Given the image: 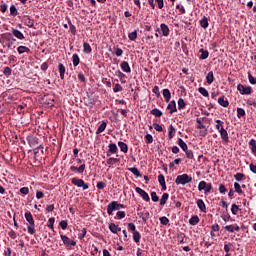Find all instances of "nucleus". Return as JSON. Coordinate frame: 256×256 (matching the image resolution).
I'll list each match as a JSON object with an SVG mask.
<instances>
[{
	"mask_svg": "<svg viewBox=\"0 0 256 256\" xmlns=\"http://www.w3.org/2000/svg\"><path fill=\"white\" fill-rule=\"evenodd\" d=\"M218 191L221 193V195H225V193H227V187H225L223 184H220Z\"/></svg>",
	"mask_w": 256,
	"mask_h": 256,
	"instance_id": "nucleus-53",
	"label": "nucleus"
},
{
	"mask_svg": "<svg viewBox=\"0 0 256 256\" xmlns=\"http://www.w3.org/2000/svg\"><path fill=\"white\" fill-rule=\"evenodd\" d=\"M199 23L202 29H207V27H209V19L206 18V16H203V18L199 21Z\"/></svg>",
	"mask_w": 256,
	"mask_h": 256,
	"instance_id": "nucleus-22",
	"label": "nucleus"
},
{
	"mask_svg": "<svg viewBox=\"0 0 256 256\" xmlns=\"http://www.w3.org/2000/svg\"><path fill=\"white\" fill-rule=\"evenodd\" d=\"M237 91H239L240 95H251V93H253V88L251 86L238 84Z\"/></svg>",
	"mask_w": 256,
	"mask_h": 256,
	"instance_id": "nucleus-5",
	"label": "nucleus"
},
{
	"mask_svg": "<svg viewBox=\"0 0 256 256\" xmlns=\"http://www.w3.org/2000/svg\"><path fill=\"white\" fill-rule=\"evenodd\" d=\"M206 81H207L208 85H211L213 83V81H215V76L213 75V71L208 72V74L206 76Z\"/></svg>",
	"mask_w": 256,
	"mask_h": 256,
	"instance_id": "nucleus-30",
	"label": "nucleus"
},
{
	"mask_svg": "<svg viewBox=\"0 0 256 256\" xmlns=\"http://www.w3.org/2000/svg\"><path fill=\"white\" fill-rule=\"evenodd\" d=\"M161 225H169V218L163 216L160 218Z\"/></svg>",
	"mask_w": 256,
	"mask_h": 256,
	"instance_id": "nucleus-56",
	"label": "nucleus"
},
{
	"mask_svg": "<svg viewBox=\"0 0 256 256\" xmlns=\"http://www.w3.org/2000/svg\"><path fill=\"white\" fill-rule=\"evenodd\" d=\"M105 129H107V123L105 121H103L99 127L96 130V135H100V133H103V131H105Z\"/></svg>",
	"mask_w": 256,
	"mask_h": 256,
	"instance_id": "nucleus-27",
	"label": "nucleus"
},
{
	"mask_svg": "<svg viewBox=\"0 0 256 256\" xmlns=\"http://www.w3.org/2000/svg\"><path fill=\"white\" fill-rule=\"evenodd\" d=\"M64 245H66L67 247H75V245H77V242H75L74 240H71L67 237V235H60Z\"/></svg>",
	"mask_w": 256,
	"mask_h": 256,
	"instance_id": "nucleus-9",
	"label": "nucleus"
},
{
	"mask_svg": "<svg viewBox=\"0 0 256 256\" xmlns=\"http://www.w3.org/2000/svg\"><path fill=\"white\" fill-rule=\"evenodd\" d=\"M158 182L160 185H165V176L163 174L158 175Z\"/></svg>",
	"mask_w": 256,
	"mask_h": 256,
	"instance_id": "nucleus-62",
	"label": "nucleus"
},
{
	"mask_svg": "<svg viewBox=\"0 0 256 256\" xmlns=\"http://www.w3.org/2000/svg\"><path fill=\"white\" fill-rule=\"evenodd\" d=\"M118 147H120V151H122V153H128L129 152V146H127V144L125 142H118Z\"/></svg>",
	"mask_w": 256,
	"mask_h": 256,
	"instance_id": "nucleus-20",
	"label": "nucleus"
},
{
	"mask_svg": "<svg viewBox=\"0 0 256 256\" xmlns=\"http://www.w3.org/2000/svg\"><path fill=\"white\" fill-rule=\"evenodd\" d=\"M211 189H213V184L211 183H206V187L204 189V193L205 195H209V193H211Z\"/></svg>",
	"mask_w": 256,
	"mask_h": 256,
	"instance_id": "nucleus-47",
	"label": "nucleus"
},
{
	"mask_svg": "<svg viewBox=\"0 0 256 256\" xmlns=\"http://www.w3.org/2000/svg\"><path fill=\"white\" fill-rule=\"evenodd\" d=\"M177 143L179 147L182 149V151H184V153L189 149V147L187 146V143H185L183 139L179 138Z\"/></svg>",
	"mask_w": 256,
	"mask_h": 256,
	"instance_id": "nucleus-24",
	"label": "nucleus"
},
{
	"mask_svg": "<svg viewBox=\"0 0 256 256\" xmlns=\"http://www.w3.org/2000/svg\"><path fill=\"white\" fill-rule=\"evenodd\" d=\"M151 199L154 203H157V201H159V196H157V192H151Z\"/></svg>",
	"mask_w": 256,
	"mask_h": 256,
	"instance_id": "nucleus-58",
	"label": "nucleus"
},
{
	"mask_svg": "<svg viewBox=\"0 0 256 256\" xmlns=\"http://www.w3.org/2000/svg\"><path fill=\"white\" fill-rule=\"evenodd\" d=\"M59 225H60L61 229H63V231H65V229H67V226H68L67 220L60 221Z\"/></svg>",
	"mask_w": 256,
	"mask_h": 256,
	"instance_id": "nucleus-63",
	"label": "nucleus"
},
{
	"mask_svg": "<svg viewBox=\"0 0 256 256\" xmlns=\"http://www.w3.org/2000/svg\"><path fill=\"white\" fill-rule=\"evenodd\" d=\"M136 193H138V195H140V197H142V199L144 201H146L147 203H149V201H151V198L149 197V194L147 192H145V190L136 187L135 188Z\"/></svg>",
	"mask_w": 256,
	"mask_h": 256,
	"instance_id": "nucleus-8",
	"label": "nucleus"
},
{
	"mask_svg": "<svg viewBox=\"0 0 256 256\" xmlns=\"http://www.w3.org/2000/svg\"><path fill=\"white\" fill-rule=\"evenodd\" d=\"M119 158H109L106 163L107 165H115V163H119Z\"/></svg>",
	"mask_w": 256,
	"mask_h": 256,
	"instance_id": "nucleus-48",
	"label": "nucleus"
},
{
	"mask_svg": "<svg viewBox=\"0 0 256 256\" xmlns=\"http://www.w3.org/2000/svg\"><path fill=\"white\" fill-rule=\"evenodd\" d=\"M211 229H212L211 230L212 232L217 233L218 231H220L221 226H219V224L216 223V224L211 226Z\"/></svg>",
	"mask_w": 256,
	"mask_h": 256,
	"instance_id": "nucleus-60",
	"label": "nucleus"
},
{
	"mask_svg": "<svg viewBox=\"0 0 256 256\" xmlns=\"http://www.w3.org/2000/svg\"><path fill=\"white\" fill-rule=\"evenodd\" d=\"M113 211H119V202L112 201L107 206L108 215H113Z\"/></svg>",
	"mask_w": 256,
	"mask_h": 256,
	"instance_id": "nucleus-7",
	"label": "nucleus"
},
{
	"mask_svg": "<svg viewBox=\"0 0 256 256\" xmlns=\"http://www.w3.org/2000/svg\"><path fill=\"white\" fill-rule=\"evenodd\" d=\"M167 109L170 112V115H173V113H177V103L175 100L170 101V103L167 105Z\"/></svg>",
	"mask_w": 256,
	"mask_h": 256,
	"instance_id": "nucleus-11",
	"label": "nucleus"
},
{
	"mask_svg": "<svg viewBox=\"0 0 256 256\" xmlns=\"http://www.w3.org/2000/svg\"><path fill=\"white\" fill-rule=\"evenodd\" d=\"M29 145H31V147H35V144H37V138L36 137H31L28 140Z\"/></svg>",
	"mask_w": 256,
	"mask_h": 256,
	"instance_id": "nucleus-59",
	"label": "nucleus"
},
{
	"mask_svg": "<svg viewBox=\"0 0 256 256\" xmlns=\"http://www.w3.org/2000/svg\"><path fill=\"white\" fill-rule=\"evenodd\" d=\"M234 189L236 191V193H238L239 195L243 194V190L241 189V185L237 182L234 183Z\"/></svg>",
	"mask_w": 256,
	"mask_h": 256,
	"instance_id": "nucleus-46",
	"label": "nucleus"
},
{
	"mask_svg": "<svg viewBox=\"0 0 256 256\" xmlns=\"http://www.w3.org/2000/svg\"><path fill=\"white\" fill-rule=\"evenodd\" d=\"M108 150H109V153H119V148H117V144L115 143H110L108 145Z\"/></svg>",
	"mask_w": 256,
	"mask_h": 256,
	"instance_id": "nucleus-26",
	"label": "nucleus"
},
{
	"mask_svg": "<svg viewBox=\"0 0 256 256\" xmlns=\"http://www.w3.org/2000/svg\"><path fill=\"white\" fill-rule=\"evenodd\" d=\"M128 38L130 41H136L137 40V30H134L133 32L128 34Z\"/></svg>",
	"mask_w": 256,
	"mask_h": 256,
	"instance_id": "nucleus-44",
	"label": "nucleus"
},
{
	"mask_svg": "<svg viewBox=\"0 0 256 256\" xmlns=\"http://www.w3.org/2000/svg\"><path fill=\"white\" fill-rule=\"evenodd\" d=\"M222 219H223V221H225V223H227L228 221H230L231 215L229 214L228 211H226V212L223 213Z\"/></svg>",
	"mask_w": 256,
	"mask_h": 256,
	"instance_id": "nucleus-52",
	"label": "nucleus"
},
{
	"mask_svg": "<svg viewBox=\"0 0 256 256\" xmlns=\"http://www.w3.org/2000/svg\"><path fill=\"white\" fill-rule=\"evenodd\" d=\"M162 95L166 101V103H169L171 101V91L169 89H164L162 92Z\"/></svg>",
	"mask_w": 256,
	"mask_h": 256,
	"instance_id": "nucleus-18",
	"label": "nucleus"
},
{
	"mask_svg": "<svg viewBox=\"0 0 256 256\" xmlns=\"http://www.w3.org/2000/svg\"><path fill=\"white\" fill-rule=\"evenodd\" d=\"M150 113L151 115H154V117H161L163 115V112L157 108L152 109Z\"/></svg>",
	"mask_w": 256,
	"mask_h": 256,
	"instance_id": "nucleus-36",
	"label": "nucleus"
},
{
	"mask_svg": "<svg viewBox=\"0 0 256 256\" xmlns=\"http://www.w3.org/2000/svg\"><path fill=\"white\" fill-rule=\"evenodd\" d=\"M58 71H59V74H60V79H65V65H63V63H59L58 64Z\"/></svg>",
	"mask_w": 256,
	"mask_h": 256,
	"instance_id": "nucleus-19",
	"label": "nucleus"
},
{
	"mask_svg": "<svg viewBox=\"0 0 256 256\" xmlns=\"http://www.w3.org/2000/svg\"><path fill=\"white\" fill-rule=\"evenodd\" d=\"M231 212L232 215H237V213L239 212V206H237V204H232Z\"/></svg>",
	"mask_w": 256,
	"mask_h": 256,
	"instance_id": "nucleus-54",
	"label": "nucleus"
},
{
	"mask_svg": "<svg viewBox=\"0 0 256 256\" xmlns=\"http://www.w3.org/2000/svg\"><path fill=\"white\" fill-rule=\"evenodd\" d=\"M205 187H207V182L200 181L199 184H198V190L199 191H205Z\"/></svg>",
	"mask_w": 256,
	"mask_h": 256,
	"instance_id": "nucleus-51",
	"label": "nucleus"
},
{
	"mask_svg": "<svg viewBox=\"0 0 256 256\" xmlns=\"http://www.w3.org/2000/svg\"><path fill=\"white\" fill-rule=\"evenodd\" d=\"M18 14H19V12H17V7H15V5H11L10 6V15H12V17H17Z\"/></svg>",
	"mask_w": 256,
	"mask_h": 256,
	"instance_id": "nucleus-41",
	"label": "nucleus"
},
{
	"mask_svg": "<svg viewBox=\"0 0 256 256\" xmlns=\"http://www.w3.org/2000/svg\"><path fill=\"white\" fill-rule=\"evenodd\" d=\"M198 92L203 96V97H209V91L205 89L204 87H199Z\"/></svg>",
	"mask_w": 256,
	"mask_h": 256,
	"instance_id": "nucleus-38",
	"label": "nucleus"
},
{
	"mask_svg": "<svg viewBox=\"0 0 256 256\" xmlns=\"http://www.w3.org/2000/svg\"><path fill=\"white\" fill-rule=\"evenodd\" d=\"M173 137H175V127H173V125H170L168 127V139H172Z\"/></svg>",
	"mask_w": 256,
	"mask_h": 256,
	"instance_id": "nucleus-33",
	"label": "nucleus"
},
{
	"mask_svg": "<svg viewBox=\"0 0 256 256\" xmlns=\"http://www.w3.org/2000/svg\"><path fill=\"white\" fill-rule=\"evenodd\" d=\"M160 29H161V32L164 37H169L170 30H169V26H167V24L162 23L160 25Z\"/></svg>",
	"mask_w": 256,
	"mask_h": 256,
	"instance_id": "nucleus-15",
	"label": "nucleus"
},
{
	"mask_svg": "<svg viewBox=\"0 0 256 256\" xmlns=\"http://www.w3.org/2000/svg\"><path fill=\"white\" fill-rule=\"evenodd\" d=\"M200 219L199 216L194 215L189 219L190 225H197L199 223Z\"/></svg>",
	"mask_w": 256,
	"mask_h": 256,
	"instance_id": "nucleus-34",
	"label": "nucleus"
},
{
	"mask_svg": "<svg viewBox=\"0 0 256 256\" xmlns=\"http://www.w3.org/2000/svg\"><path fill=\"white\" fill-rule=\"evenodd\" d=\"M251 152L253 153V155H256V140L255 139H251L248 143Z\"/></svg>",
	"mask_w": 256,
	"mask_h": 256,
	"instance_id": "nucleus-28",
	"label": "nucleus"
},
{
	"mask_svg": "<svg viewBox=\"0 0 256 256\" xmlns=\"http://www.w3.org/2000/svg\"><path fill=\"white\" fill-rule=\"evenodd\" d=\"M54 225H55V218L54 217L49 218L48 225H47L49 227V229H52V231H55Z\"/></svg>",
	"mask_w": 256,
	"mask_h": 256,
	"instance_id": "nucleus-39",
	"label": "nucleus"
},
{
	"mask_svg": "<svg viewBox=\"0 0 256 256\" xmlns=\"http://www.w3.org/2000/svg\"><path fill=\"white\" fill-rule=\"evenodd\" d=\"M237 117L238 119H241V117H245V109L237 108Z\"/></svg>",
	"mask_w": 256,
	"mask_h": 256,
	"instance_id": "nucleus-49",
	"label": "nucleus"
},
{
	"mask_svg": "<svg viewBox=\"0 0 256 256\" xmlns=\"http://www.w3.org/2000/svg\"><path fill=\"white\" fill-rule=\"evenodd\" d=\"M248 79H249V83H251V85H256V78L253 77V75H251V73L248 74Z\"/></svg>",
	"mask_w": 256,
	"mask_h": 256,
	"instance_id": "nucleus-61",
	"label": "nucleus"
},
{
	"mask_svg": "<svg viewBox=\"0 0 256 256\" xmlns=\"http://www.w3.org/2000/svg\"><path fill=\"white\" fill-rule=\"evenodd\" d=\"M11 33L14 37H16V39H20V40L25 39V36L23 35V32L15 29V28H12Z\"/></svg>",
	"mask_w": 256,
	"mask_h": 256,
	"instance_id": "nucleus-14",
	"label": "nucleus"
},
{
	"mask_svg": "<svg viewBox=\"0 0 256 256\" xmlns=\"http://www.w3.org/2000/svg\"><path fill=\"white\" fill-rule=\"evenodd\" d=\"M68 25L70 27V33H72L73 35H77V28L75 27V25H73L71 20H68Z\"/></svg>",
	"mask_w": 256,
	"mask_h": 256,
	"instance_id": "nucleus-37",
	"label": "nucleus"
},
{
	"mask_svg": "<svg viewBox=\"0 0 256 256\" xmlns=\"http://www.w3.org/2000/svg\"><path fill=\"white\" fill-rule=\"evenodd\" d=\"M72 63L74 65V67H77V65H79V63H81V59L79 58V54H73L72 55Z\"/></svg>",
	"mask_w": 256,
	"mask_h": 256,
	"instance_id": "nucleus-31",
	"label": "nucleus"
},
{
	"mask_svg": "<svg viewBox=\"0 0 256 256\" xmlns=\"http://www.w3.org/2000/svg\"><path fill=\"white\" fill-rule=\"evenodd\" d=\"M24 217L28 223L27 231L30 235H35V219L33 218V214L31 212L27 211L24 214Z\"/></svg>",
	"mask_w": 256,
	"mask_h": 256,
	"instance_id": "nucleus-1",
	"label": "nucleus"
},
{
	"mask_svg": "<svg viewBox=\"0 0 256 256\" xmlns=\"http://www.w3.org/2000/svg\"><path fill=\"white\" fill-rule=\"evenodd\" d=\"M225 231H228V233H235V231H240L241 228H239V225H227L224 227Z\"/></svg>",
	"mask_w": 256,
	"mask_h": 256,
	"instance_id": "nucleus-12",
	"label": "nucleus"
},
{
	"mask_svg": "<svg viewBox=\"0 0 256 256\" xmlns=\"http://www.w3.org/2000/svg\"><path fill=\"white\" fill-rule=\"evenodd\" d=\"M184 153H186L187 159H194L193 151L192 150H186Z\"/></svg>",
	"mask_w": 256,
	"mask_h": 256,
	"instance_id": "nucleus-57",
	"label": "nucleus"
},
{
	"mask_svg": "<svg viewBox=\"0 0 256 256\" xmlns=\"http://www.w3.org/2000/svg\"><path fill=\"white\" fill-rule=\"evenodd\" d=\"M113 91H114V93H121V91H123V86H121V84L117 83V84H115Z\"/></svg>",
	"mask_w": 256,
	"mask_h": 256,
	"instance_id": "nucleus-50",
	"label": "nucleus"
},
{
	"mask_svg": "<svg viewBox=\"0 0 256 256\" xmlns=\"http://www.w3.org/2000/svg\"><path fill=\"white\" fill-rule=\"evenodd\" d=\"M120 67H121L122 71H124V73H131V66H129V62L123 61L120 64Z\"/></svg>",
	"mask_w": 256,
	"mask_h": 256,
	"instance_id": "nucleus-16",
	"label": "nucleus"
},
{
	"mask_svg": "<svg viewBox=\"0 0 256 256\" xmlns=\"http://www.w3.org/2000/svg\"><path fill=\"white\" fill-rule=\"evenodd\" d=\"M93 49L91 48V45L87 42H83V53L86 55L91 54Z\"/></svg>",
	"mask_w": 256,
	"mask_h": 256,
	"instance_id": "nucleus-17",
	"label": "nucleus"
},
{
	"mask_svg": "<svg viewBox=\"0 0 256 256\" xmlns=\"http://www.w3.org/2000/svg\"><path fill=\"white\" fill-rule=\"evenodd\" d=\"M191 181H193L191 176L188 174H182L176 177L175 183L176 185H187V183H191Z\"/></svg>",
	"mask_w": 256,
	"mask_h": 256,
	"instance_id": "nucleus-4",
	"label": "nucleus"
},
{
	"mask_svg": "<svg viewBox=\"0 0 256 256\" xmlns=\"http://www.w3.org/2000/svg\"><path fill=\"white\" fill-rule=\"evenodd\" d=\"M23 23L26 25V27H29V29H33V27H35V21L29 16L23 17Z\"/></svg>",
	"mask_w": 256,
	"mask_h": 256,
	"instance_id": "nucleus-10",
	"label": "nucleus"
},
{
	"mask_svg": "<svg viewBox=\"0 0 256 256\" xmlns=\"http://www.w3.org/2000/svg\"><path fill=\"white\" fill-rule=\"evenodd\" d=\"M218 103L221 105V107H229V100L225 99V96L218 98Z\"/></svg>",
	"mask_w": 256,
	"mask_h": 256,
	"instance_id": "nucleus-21",
	"label": "nucleus"
},
{
	"mask_svg": "<svg viewBox=\"0 0 256 256\" xmlns=\"http://www.w3.org/2000/svg\"><path fill=\"white\" fill-rule=\"evenodd\" d=\"M199 53H201V55L199 56V59L202 60V61L209 57V51L208 50H205V49L201 48L199 50Z\"/></svg>",
	"mask_w": 256,
	"mask_h": 256,
	"instance_id": "nucleus-23",
	"label": "nucleus"
},
{
	"mask_svg": "<svg viewBox=\"0 0 256 256\" xmlns=\"http://www.w3.org/2000/svg\"><path fill=\"white\" fill-rule=\"evenodd\" d=\"M133 239L136 243H139L141 241V233L139 231L133 232Z\"/></svg>",
	"mask_w": 256,
	"mask_h": 256,
	"instance_id": "nucleus-43",
	"label": "nucleus"
},
{
	"mask_svg": "<svg viewBox=\"0 0 256 256\" xmlns=\"http://www.w3.org/2000/svg\"><path fill=\"white\" fill-rule=\"evenodd\" d=\"M17 51L20 55H23V53H29L31 51V49H29V47H27V46H19L17 48Z\"/></svg>",
	"mask_w": 256,
	"mask_h": 256,
	"instance_id": "nucleus-32",
	"label": "nucleus"
},
{
	"mask_svg": "<svg viewBox=\"0 0 256 256\" xmlns=\"http://www.w3.org/2000/svg\"><path fill=\"white\" fill-rule=\"evenodd\" d=\"M71 183L75 187H79L80 189H82V191H87V189H89V184L81 178L74 177L71 179Z\"/></svg>",
	"mask_w": 256,
	"mask_h": 256,
	"instance_id": "nucleus-3",
	"label": "nucleus"
},
{
	"mask_svg": "<svg viewBox=\"0 0 256 256\" xmlns=\"http://www.w3.org/2000/svg\"><path fill=\"white\" fill-rule=\"evenodd\" d=\"M87 235V228H83L81 230V233L78 234V239L82 241V239H85V236Z\"/></svg>",
	"mask_w": 256,
	"mask_h": 256,
	"instance_id": "nucleus-45",
	"label": "nucleus"
},
{
	"mask_svg": "<svg viewBox=\"0 0 256 256\" xmlns=\"http://www.w3.org/2000/svg\"><path fill=\"white\" fill-rule=\"evenodd\" d=\"M217 131L220 133V137L224 143H229V133L225 130V126H220Z\"/></svg>",
	"mask_w": 256,
	"mask_h": 256,
	"instance_id": "nucleus-6",
	"label": "nucleus"
},
{
	"mask_svg": "<svg viewBox=\"0 0 256 256\" xmlns=\"http://www.w3.org/2000/svg\"><path fill=\"white\" fill-rule=\"evenodd\" d=\"M145 139H146V143H148L149 145H150L151 143H153V135L147 134V135L145 136Z\"/></svg>",
	"mask_w": 256,
	"mask_h": 256,
	"instance_id": "nucleus-64",
	"label": "nucleus"
},
{
	"mask_svg": "<svg viewBox=\"0 0 256 256\" xmlns=\"http://www.w3.org/2000/svg\"><path fill=\"white\" fill-rule=\"evenodd\" d=\"M128 171H130V173H133V175H135L136 177H141V172L136 167L128 168Z\"/></svg>",
	"mask_w": 256,
	"mask_h": 256,
	"instance_id": "nucleus-35",
	"label": "nucleus"
},
{
	"mask_svg": "<svg viewBox=\"0 0 256 256\" xmlns=\"http://www.w3.org/2000/svg\"><path fill=\"white\" fill-rule=\"evenodd\" d=\"M196 204L202 213H207V206L205 205L203 199H198Z\"/></svg>",
	"mask_w": 256,
	"mask_h": 256,
	"instance_id": "nucleus-13",
	"label": "nucleus"
},
{
	"mask_svg": "<svg viewBox=\"0 0 256 256\" xmlns=\"http://www.w3.org/2000/svg\"><path fill=\"white\" fill-rule=\"evenodd\" d=\"M11 73H13V70H12L10 67H5V68H4V75H5L6 77L11 76Z\"/></svg>",
	"mask_w": 256,
	"mask_h": 256,
	"instance_id": "nucleus-55",
	"label": "nucleus"
},
{
	"mask_svg": "<svg viewBox=\"0 0 256 256\" xmlns=\"http://www.w3.org/2000/svg\"><path fill=\"white\" fill-rule=\"evenodd\" d=\"M76 162L80 166H71L70 171H72V173H79L80 175H83V173H85V169L87 166L85 165V163H83V160L80 158H77Z\"/></svg>",
	"mask_w": 256,
	"mask_h": 256,
	"instance_id": "nucleus-2",
	"label": "nucleus"
},
{
	"mask_svg": "<svg viewBox=\"0 0 256 256\" xmlns=\"http://www.w3.org/2000/svg\"><path fill=\"white\" fill-rule=\"evenodd\" d=\"M186 105L187 104L185 103V100L183 98L178 99V109L179 110L185 109Z\"/></svg>",
	"mask_w": 256,
	"mask_h": 256,
	"instance_id": "nucleus-40",
	"label": "nucleus"
},
{
	"mask_svg": "<svg viewBox=\"0 0 256 256\" xmlns=\"http://www.w3.org/2000/svg\"><path fill=\"white\" fill-rule=\"evenodd\" d=\"M109 230L111 231V233L117 234V233H119V231H121V228L117 227V225H115V223H110Z\"/></svg>",
	"mask_w": 256,
	"mask_h": 256,
	"instance_id": "nucleus-29",
	"label": "nucleus"
},
{
	"mask_svg": "<svg viewBox=\"0 0 256 256\" xmlns=\"http://www.w3.org/2000/svg\"><path fill=\"white\" fill-rule=\"evenodd\" d=\"M234 179L236 180V181H244V179H245V174H243V173H236L235 175H234Z\"/></svg>",
	"mask_w": 256,
	"mask_h": 256,
	"instance_id": "nucleus-42",
	"label": "nucleus"
},
{
	"mask_svg": "<svg viewBox=\"0 0 256 256\" xmlns=\"http://www.w3.org/2000/svg\"><path fill=\"white\" fill-rule=\"evenodd\" d=\"M167 201H169V193H164L160 199L161 207L167 205Z\"/></svg>",
	"mask_w": 256,
	"mask_h": 256,
	"instance_id": "nucleus-25",
	"label": "nucleus"
}]
</instances>
